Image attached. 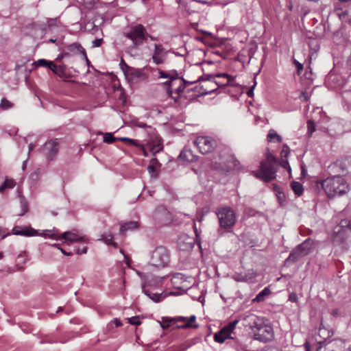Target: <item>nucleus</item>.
<instances>
[{
  "label": "nucleus",
  "mask_w": 351,
  "mask_h": 351,
  "mask_svg": "<svg viewBox=\"0 0 351 351\" xmlns=\"http://www.w3.org/2000/svg\"><path fill=\"white\" fill-rule=\"evenodd\" d=\"M318 189H323L328 198L341 196L349 191L346 180L340 176H333L315 182Z\"/></svg>",
  "instance_id": "obj_1"
},
{
  "label": "nucleus",
  "mask_w": 351,
  "mask_h": 351,
  "mask_svg": "<svg viewBox=\"0 0 351 351\" xmlns=\"http://www.w3.org/2000/svg\"><path fill=\"white\" fill-rule=\"evenodd\" d=\"M136 274L141 279L143 292L154 302H160L162 299V293H152L149 290L146 289V287H151L152 289L159 287L162 284L163 278L155 276L149 274H144L139 271H136Z\"/></svg>",
  "instance_id": "obj_2"
},
{
  "label": "nucleus",
  "mask_w": 351,
  "mask_h": 351,
  "mask_svg": "<svg viewBox=\"0 0 351 351\" xmlns=\"http://www.w3.org/2000/svg\"><path fill=\"white\" fill-rule=\"evenodd\" d=\"M276 158L271 154H267L266 158L261 162L258 171L254 172V176L265 182H269L276 178Z\"/></svg>",
  "instance_id": "obj_3"
},
{
  "label": "nucleus",
  "mask_w": 351,
  "mask_h": 351,
  "mask_svg": "<svg viewBox=\"0 0 351 351\" xmlns=\"http://www.w3.org/2000/svg\"><path fill=\"white\" fill-rule=\"evenodd\" d=\"M219 228L218 232L223 234V230L230 232L236 223V215L232 208L228 206L218 208L216 210Z\"/></svg>",
  "instance_id": "obj_4"
},
{
  "label": "nucleus",
  "mask_w": 351,
  "mask_h": 351,
  "mask_svg": "<svg viewBox=\"0 0 351 351\" xmlns=\"http://www.w3.org/2000/svg\"><path fill=\"white\" fill-rule=\"evenodd\" d=\"M170 261V252L164 246L156 247L150 254L149 263L158 268L166 267Z\"/></svg>",
  "instance_id": "obj_5"
},
{
  "label": "nucleus",
  "mask_w": 351,
  "mask_h": 351,
  "mask_svg": "<svg viewBox=\"0 0 351 351\" xmlns=\"http://www.w3.org/2000/svg\"><path fill=\"white\" fill-rule=\"evenodd\" d=\"M196 320L195 315H191L189 317H183V316H177L174 317H162V321L159 322L160 326L165 329L169 327L171 325L176 324L179 323L180 322H184V324L183 325H176L174 328H197L198 326L193 325L192 323L195 322Z\"/></svg>",
  "instance_id": "obj_6"
},
{
  "label": "nucleus",
  "mask_w": 351,
  "mask_h": 351,
  "mask_svg": "<svg viewBox=\"0 0 351 351\" xmlns=\"http://www.w3.org/2000/svg\"><path fill=\"white\" fill-rule=\"evenodd\" d=\"M313 243V239L310 238L306 239L290 252L285 262L287 263H293L307 256L311 252Z\"/></svg>",
  "instance_id": "obj_7"
},
{
  "label": "nucleus",
  "mask_w": 351,
  "mask_h": 351,
  "mask_svg": "<svg viewBox=\"0 0 351 351\" xmlns=\"http://www.w3.org/2000/svg\"><path fill=\"white\" fill-rule=\"evenodd\" d=\"M254 339L261 342L267 343L274 339V330L271 325L265 323L264 319L259 326L253 332Z\"/></svg>",
  "instance_id": "obj_8"
},
{
  "label": "nucleus",
  "mask_w": 351,
  "mask_h": 351,
  "mask_svg": "<svg viewBox=\"0 0 351 351\" xmlns=\"http://www.w3.org/2000/svg\"><path fill=\"white\" fill-rule=\"evenodd\" d=\"M194 143L202 154L211 152L217 147L216 141L209 136H198Z\"/></svg>",
  "instance_id": "obj_9"
},
{
  "label": "nucleus",
  "mask_w": 351,
  "mask_h": 351,
  "mask_svg": "<svg viewBox=\"0 0 351 351\" xmlns=\"http://www.w3.org/2000/svg\"><path fill=\"white\" fill-rule=\"evenodd\" d=\"M146 31L142 25H137L130 29L126 34V36L131 39L135 45H139L143 43L145 39Z\"/></svg>",
  "instance_id": "obj_10"
},
{
  "label": "nucleus",
  "mask_w": 351,
  "mask_h": 351,
  "mask_svg": "<svg viewBox=\"0 0 351 351\" xmlns=\"http://www.w3.org/2000/svg\"><path fill=\"white\" fill-rule=\"evenodd\" d=\"M241 319H242L243 322V326L251 329L252 332L261 324L262 319H263L252 313L241 315Z\"/></svg>",
  "instance_id": "obj_11"
},
{
  "label": "nucleus",
  "mask_w": 351,
  "mask_h": 351,
  "mask_svg": "<svg viewBox=\"0 0 351 351\" xmlns=\"http://www.w3.org/2000/svg\"><path fill=\"white\" fill-rule=\"evenodd\" d=\"M167 51L161 44H155L152 59L156 65L162 64L166 62Z\"/></svg>",
  "instance_id": "obj_12"
},
{
  "label": "nucleus",
  "mask_w": 351,
  "mask_h": 351,
  "mask_svg": "<svg viewBox=\"0 0 351 351\" xmlns=\"http://www.w3.org/2000/svg\"><path fill=\"white\" fill-rule=\"evenodd\" d=\"M60 239H64L70 242H83L88 243V239L86 236L80 234L77 230L66 231L60 236Z\"/></svg>",
  "instance_id": "obj_13"
},
{
  "label": "nucleus",
  "mask_w": 351,
  "mask_h": 351,
  "mask_svg": "<svg viewBox=\"0 0 351 351\" xmlns=\"http://www.w3.org/2000/svg\"><path fill=\"white\" fill-rule=\"evenodd\" d=\"M59 149V143L57 138L52 139L46 142L43 146V150L49 160H52L58 154Z\"/></svg>",
  "instance_id": "obj_14"
},
{
  "label": "nucleus",
  "mask_w": 351,
  "mask_h": 351,
  "mask_svg": "<svg viewBox=\"0 0 351 351\" xmlns=\"http://www.w3.org/2000/svg\"><path fill=\"white\" fill-rule=\"evenodd\" d=\"M125 77L129 82H136L140 79H146L147 75L143 72L141 69H135L130 67V69L126 71L124 73Z\"/></svg>",
  "instance_id": "obj_15"
},
{
  "label": "nucleus",
  "mask_w": 351,
  "mask_h": 351,
  "mask_svg": "<svg viewBox=\"0 0 351 351\" xmlns=\"http://www.w3.org/2000/svg\"><path fill=\"white\" fill-rule=\"evenodd\" d=\"M12 234L25 237H34L38 234V231L31 227L15 226L12 230Z\"/></svg>",
  "instance_id": "obj_16"
},
{
  "label": "nucleus",
  "mask_w": 351,
  "mask_h": 351,
  "mask_svg": "<svg viewBox=\"0 0 351 351\" xmlns=\"http://www.w3.org/2000/svg\"><path fill=\"white\" fill-rule=\"evenodd\" d=\"M153 217L159 223H164L169 219V212L164 206H159L156 208Z\"/></svg>",
  "instance_id": "obj_17"
},
{
  "label": "nucleus",
  "mask_w": 351,
  "mask_h": 351,
  "mask_svg": "<svg viewBox=\"0 0 351 351\" xmlns=\"http://www.w3.org/2000/svg\"><path fill=\"white\" fill-rule=\"evenodd\" d=\"M350 231V223L348 220H342L340 224L335 227V233L342 237L346 236Z\"/></svg>",
  "instance_id": "obj_18"
},
{
  "label": "nucleus",
  "mask_w": 351,
  "mask_h": 351,
  "mask_svg": "<svg viewBox=\"0 0 351 351\" xmlns=\"http://www.w3.org/2000/svg\"><path fill=\"white\" fill-rule=\"evenodd\" d=\"M318 335L322 339H317L318 343L319 344V346L317 348V351H319L322 348V346L326 343V339L329 337L331 335L329 330H328L326 328L321 325L319 328Z\"/></svg>",
  "instance_id": "obj_19"
},
{
  "label": "nucleus",
  "mask_w": 351,
  "mask_h": 351,
  "mask_svg": "<svg viewBox=\"0 0 351 351\" xmlns=\"http://www.w3.org/2000/svg\"><path fill=\"white\" fill-rule=\"evenodd\" d=\"M217 78H225V82H220L219 81L215 80L214 82L217 87H225L229 85L230 82L234 80V77L226 73H218L215 75Z\"/></svg>",
  "instance_id": "obj_20"
},
{
  "label": "nucleus",
  "mask_w": 351,
  "mask_h": 351,
  "mask_svg": "<svg viewBox=\"0 0 351 351\" xmlns=\"http://www.w3.org/2000/svg\"><path fill=\"white\" fill-rule=\"evenodd\" d=\"M229 338H231L230 335L223 328L214 335V340L220 343H223Z\"/></svg>",
  "instance_id": "obj_21"
},
{
  "label": "nucleus",
  "mask_w": 351,
  "mask_h": 351,
  "mask_svg": "<svg viewBox=\"0 0 351 351\" xmlns=\"http://www.w3.org/2000/svg\"><path fill=\"white\" fill-rule=\"evenodd\" d=\"M175 85L169 79L165 82L157 84L158 88H164L165 93L168 97H173V90L172 87Z\"/></svg>",
  "instance_id": "obj_22"
},
{
  "label": "nucleus",
  "mask_w": 351,
  "mask_h": 351,
  "mask_svg": "<svg viewBox=\"0 0 351 351\" xmlns=\"http://www.w3.org/2000/svg\"><path fill=\"white\" fill-rule=\"evenodd\" d=\"M271 290L269 287H265L261 291H260L256 297L253 299V302H263L266 296L271 294Z\"/></svg>",
  "instance_id": "obj_23"
},
{
  "label": "nucleus",
  "mask_w": 351,
  "mask_h": 351,
  "mask_svg": "<svg viewBox=\"0 0 351 351\" xmlns=\"http://www.w3.org/2000/svg\"><path fill=\"white\" fill-rule=\"evenodd\" d=\"M59 234V230L56 228H53V230H45L42 235L45 238H51L56 240L60 239Z\"/></svg>",
  "instance_id": "obj_24"
},
{
  "label": "nucleus",
  "mask_w": 351,
  "mask_h": 351,
  "mask_svg": "<svg viewBox=\"0 0 351 351\" xmlns=\"http://www.w3.org/2000/svg\"><path fill=\"white\" fill-rule=\"evenodd\" d=\"M179 158L187 162H193L195 159V156L192 154L191 151L189 149H184L180 154Z\"/></svg>",
  "instance_id": "obj_25"
},
{
  "label": "nucleus",
  "mask_w": 351,
  "mask_h": 351,
  "mask_svg": "<svg viewBox=\"0 0 351 351\" xmlns=\"http://www.w3.org/2000/svg\"><path fill=\"white\" fill-rule=\"evenodd\" d=\"M68 49L71 52L76 53H81L82 56H85V49L82 47V46L80 44L77 43H74L69 45L68 46Z\"/></svg>",
  "instance_id": "obj_26"
},
{
  "label": "nucleus",
  "mask_w": 351,
  "mask_h": 351,
  "mask_svg": "<svg viewBox=\"0 0 351 351\" xmlns=\"http://www.w3.org/2000/svg\"><path fill=\"white\" fill-rule=\"evenodd\" d=\"M182 82L178 86V87L176 89V90L173 91V97H169L170 98L173 99L174 101H178V99L180 98V94L181 93H183V91L185 89L184 84L186 83V81L183 78H182Z\"/></svg>",
  "instance_id": "obj_27"
},
{
  "label": "nucleus",
  "mask_w": 351,
  "mask_h": 351,
  "mask_svg": "<svg viewBox=\"0 0 351 351\" xmlns=\"http://www.w3.org/2000/svg\"><path fill=\"white\" fill-rule=\"evenodd\" d=\"M139 226L138 223L137 221H129L121 226L120 231L124 232L127 230H133L138 228Z\"/></svg>",
  "instance_id": "obj_28"
},
{
  "label": "nucleus",
  "mask_w": 351,
  "mask_h": 351,
  "mask_svg": "<svg viewBox=\"0 0 351 351\" xmlns=\"http://www.w3.org/2000/svg\"><path fill=\"white\" fill-rule=\"evenodd\" d=\"M113 235L111 233L109 234H102L98 241H101L104 242L107 245H112L114 247H117V243L113 242Z\"/></svg>",
  "instance_id": "obj_29"
},
{
  "label": "nucleus",
  "mask_w": 351,
  "mask_h": 351,
  "mask_svg": "<svg viewBox=\"0 0 351 351\" xmlns=\"http://www.w3.org/2000/svg\"><path fill=\"white\" fill-rule=\"evenodd\" d=\"M291 189L293 191L294 193L297 196H300L303 193L304 188H303L302 184L300 182L293 181L291 182Z\"/></svg>",
  "instance_id": "obj_30"
},
{
  "label": "nucleus",
  "mask_w": 351,
  "mask_h": 351,
  "mask_svg": "<svg viewBox=\"0 0 351 351\" xmlns=\"http://www.w3.org/2000/svg\"><path fill=\"white\" fill-rule=\"evenodd\" d=\"M340 167L343 171H346V174L351 175V158H346L341 162Z\"/></svg>",
  "instance_id": "obj_31"
},
{
  "label": "nucleus",
  "mask_w": 351,
  "mask_h": 351,
  "mask_svg": "<svg viewBox=\"0 0 351 351\" xmlns=\"http://www.w3.org/2000/svg\"><path fill=\"white\" fill-rule=\"evenodd\" d=\"M16 183L14 180L6 178L3 184L0 186V193H3L5 190L12 189Z\"/></svg>",
  "instance_id": "obj_32"
},
{
  "label": "nucleus",
  "mask_w": 351,
  "mask_h": 351,
  "mask_svg": "<svg viewBox=\"0 0 351 351\" xmlns=\"http://www.w3.org/2000/svg\"><path fill=\"white\" fill-rule=\"evenodd\" d=\"M162 144L161 143H158L154 145L149 144L147 145V149L150 150V152L153 154H156L160 152L162 149Z\"/></svg>",
  "instance_id": "obj_33"
},
{
  "label": "nucleus",
  "mask_w": 351,
  "mask_h": 351,
  "mask_svg": "<svg viewBox=\"0 0 351 351\" xmlns=\"http://www.w3.org/2000/svg\"><path fill=\"white\" fill-rule=\"evenodd\" d=\"M267 140L269 141H273L276 140V142L280 143L282 141V137L278 135L274 130H269L267 135Z\"/></svg>",
  "instance_id": "obj_34"
},
{
  "label": "nucleus",
  "mask_w": 351,
  "mask_h": 351,
  "mask_svg": "<svg viewBox=\"0 0 351 351\" xmlns=\"http://www.w3.org/2000/svg\"><path fill=\"white\" fill-rule=\"evenodd\" d=\"M103 135H104L103 141L106 143H108V144L112 143L115 142L117 140H119L118 138L113 136L111 133L106 132V133H104Z\"/></svg>",
  "instance_id": "obj_35"
},
{
  "label": "nucleus",
  "mask_w": 351,
  "mask_h": 351,
  "mask_svg": "<svg viewBox=\"0 0 351 351\" xmlns=\"http://www.w3.org/2000/svg\"><path fill=\"white\" fill-rule=\"evenodd\" d=\"M36 66L48 68L51 64V61L45 59H39L35 62Z\"/></svg>",
  "instance_id": "obj_36"
},
{
  "label": "nucleus",
  "mask_w": 351,
  "mask_h": 351,
  "mask_svg": "<svg viewBox=\"0 0 351 351\" xmlns=\"http://www.w3.org/2000/svg\"><path fill=\"white\" fill-rule=\"evenodd\" d=\"M21 212L19 214V215L23 216L28 211L27 202L23 199H21Z\"/></svg>",
  "instance_id": "obj_37"
},
{
  "label": "nucleus",
  "mask_w": 351,
  "mask_h": 351,
  "mask_svg": "<svg viewBox=\"0 0 351 351\" xmlns=\"http://www.w3.org/2000/svg\"><path fill=\"white\" fill-rule=\"evenodd\" d=\"M244 276L246 278V282H247L255 278L256 277V273L254 269H249L244 274Z\"/></svg>",
  "instance_id": "obj_38"
},
{
  "label": "nucleus",
  "mask_w": 351,
  "mask_h": 351,
  "mask_svg": "<svg viewBox=\"0 0 351 351\" xmlns=\"http://www.w3.org/2000/svg\"><path fill=\"white\" fill-rule=\"evenodd\" d=\"M47 25L49 28H51L53 27H58L60 24V21H58V18L54 19H47Z\"/></svg>",
  "instance_id": "obj_39"
},
{
  "label": "nucleus",
  "mask_w": 351,
  "mask_h": 351,
  "mask_svg": "<svg viewBox=\"0 0 351 351\" xmlns=\"http://www.w3.org/2000/svg\"><path fill=\"white\" fill-rule=\"evenodd\" d=\"M307 128H308V132L309 134V136H311L312 134L315 131V123L312 120H308L307 121Z\"/></svg>",
  "instance_id": "obj_40"
},
{
  "label": "nucleus",
  "mask_w": 351,
  "mask_h": 351,
  "mask_svg": "<svg viewBox=\"0 0 351 351\" xmlns=\"http://www.w3.org/2000/svg\"><path fill=\"white\" fill-rule=\"evenodd\" d=\"M156 71L158 72V75H156V79H169V73L167 71H165L162 70H160L159 69H156Z\"/></svg>",
  "instance_id": "obj_41"
},
{
  "label": "nucleus",
  "mask_w": 351,
  "mask_h": 351,
  "mask_svg": "<svg viewBox=\"0 0 351 351\" xmlns=\"http://www.w3.org/2000/svg\"><path fill=\"white\" fill-rule=\"evenodd\" d=\"M3 110H8L12 106V104L5 98H3L0 105Z\"/></svg>",
  "instance_id": "obj_42"
},
{
  "label": "nucleus",
  "mask_w": 351,
  "mask_h": 351,
  "mask_svg": "<svg viewBox=\"0 0 351 351\" xmlns=\"http://www.w3.org/2000/svg\"><path fill=\"white\" fill-rule=\"evenodd\" d=\"M168 73H169V79L173 83L175 84V81L179 78L178 72L176 70H171V71H168Z\"/></svg>",
  "instance_id": "obj_43"
},
{
  "label": "nucleus",
  "mask_w": 351,
  "mask_h": 351,
  "mask_svg": "<svg viewBox=\"0 0 351 351\" xmlns=\"http://www.w3.org/2000/svg\"><path fill=\"white\" fill-rule=\"evenodd\" d=\"M147 171L152 178H156L158 177L157 171L153 165H149L147 167Z\"/></svg>",
  "instance_id": "obj_44"
},
{
  "label": "nucleus",
  "mask_w": 351,
  "mask_h": 351,
  "mask_svg": "<svg viewBox=\"0 0 351 351\" xmlns=\"http://www.w3.org/2000/svg\"><path fill=\"white\" fill-rule=\"evenodd\" d=\"M118 139L121 141L128 142L130 144L133 145L134 146L139 145V143L136 140H134V139H132V138H130L128 137H122V138H119Z\"/></svg>",
  "instance_id": "obj_45"
},
{
  "label": "nucleus",
  "mask_w": 351,
  "mask_h": 351,
  "mask_svg": "<svg viewBox=\"0 0 351 351\" xmlns=\"http://www.w3.org/2000/svg\"><path fill=\"white\" fill-rule=\"evenodd\" d=\"M233 279L237 282H246V278L243 274L236 273L233 276Z\"/></svg>",
  "instance_id": "obj_46"
},
{
  "label": "nucleus",
  "mask_w": 351,
  "mask_h": 351,
  "mask_svg": "<svg viewBox=\"0 0 351 351\" xmlns=\"http://www.w3.org/2000/svg\"><path fill=\"white\" fill-rule=\"evenodd\" d=\"M128 323L132 325L138 326L141 324V322L139 320L138 317H132L130 318H127Z\"/></svg>",
  "instance_id": "obj_47"
},
{
  "label": "nucleus",
  "mask_w": 351,
  "mask_h": 351,
  "mask_svg": "<svg viewBox=\"0 0 351 351\" xmlns=\"http://www.w3.org/2000/svg\"><path fill=\"white\" fill-rule=\"evenodd\" d=\"M17 258L19 260L21 263H22V264L26 263V262L27 261V255H26V252L23 251V252H21L18 255V258Z\"/></svg>",
  "instance_id": "obj_48"
},
{
  "label": "nucleus",
  "mask_w": 351,
  "mask_h": 351,
  "mask_svg": "<svg viewBox=\"0 0 351 351\" xmlns=\"http://www.w3.org/2000/svg\"><path fill=\"white\" fill-rule=\"evenodd\" d=\"M119 66H120L121 71L123 72V73H125L126 72V71L130 69V68L131 67V66H128L123 59L121 60Z\"/></svg>",
  "instance_id": "obj_49"
},
{
  "label": "nucleus",
  "mask_w": 351,
  "mask_h": 351,
  "mask_svg": "<svg viewBox=\"0 0 351 351\" xmlns=\"http://www.w3.org/2000/svg\"><path fill=\"white\" fill-rule=\"evenodd\" d=\"M235 326H234L231 322H230L228 325L223 327L224 330H226L230 335L232 332V331L235 328Z\"/></svg>",
  "instance_id": "obj_50"
},
{
  "label": "nucleus",
  "mask_w": 351,
  "mask_h": 351,
  "mask_svg": "<svg viewBox=\"0 0 351 351\" xmlns=\"http://www.w3.org/2000/svg\"><path fill=\"white\" fill-rule=\"evenodd\" d=\"M235 326H234L231 322H230L228 325L223 327L224 330H226L230 335L232 332V331L235 328Z\"/></svg>",
  "instance_id": "obj_51"
},
{
  "label": "nucleus",
  "mask_w": 351,
  "mask_h": 351,
  "mask_svg": "<svg viewBox=\"0 0 351 351\" xmlns=\"http://www.w3.org/2000/svg\"><path fill=\"white\" fill-rule=\"evenodd\" d=\"M293 63L297 67V73L298 75L301 74L302 70H303V65L299 62L298 60H293Z\"/></svg>",
  "instance_id": "obj_52"
},
{
  "label": "nucleus",
  "mask_w": 351,
  "mask_h": 351,
  "mask_svg": "<svg viewBox=\"0 0 351 351\" xmlns=\"http://www.w3.org/2000/svg\"><path fill=\"white\" fill-rule=\"evenodd\" d=\"M103 38H97L94 40L92 42V47H99L103 44Z\"/></svg>",
  "instance_id": "obj_53"
},
{
  "label": "nucleus",
  "mask_w": 351,
  "mask_h": 351,
  "mask_svg": "<svg viewBox=\"0 0 351 351\" xmlns=\"http://www.w3.org/2000/svg\"><path fill=\"white\" fill-rule=\"evenodd\" d=\"M289 153V148L287 145H284L283 149L281 152V156L282 158H287Z\"/></svg>",
  "instance_id": "obj_54"
},
{
  "label": "nucleus",
  "mask_w": 351,
  "mask_h": 351,
  "mask_svg": "<svg viewBox=\"0 0 351 351\" xmlns=\"http://www.w3.org/2000/svg\"><path fill=\"white\" fill-rule=\"evenodd\" d=\"M300 99L303 101H307L309 99V95L306 91H302L300 95Z\"/></svg>",
  "instance_id": "obj_55"
},
{
  "label": "nucleus",
  "mask_w": 351,
  "mask_h": 351,
  "mask_svg": "<svg viewBox=\"0 0 351 351\" xmlns=\"http://www.w3.org/2000/svg\"><path fill=\"white\" fill-rule=\"evenodd\" d=\"M50 69L53 73L56 75H59L58 71V66H56L53 62L51 61V64L48 67Z\"/></svg>",
  "instance_id": "obj_56"
},
{
  "label": "nucleus",
  "mask_w": 351,
  "mask_h": 351,
  "mask_svg": "<svg viewBox=\"0 0 351 351\" xmlns=\"http://www.w3.org/2000/svg\"><path fill=\"white\" fill-rule=\"evenodd\" d=\"M298 299V295L295 293H291L289 295V300L293 302H296Z\"/></svg>",
  "instance_id": "obj_57"
},
{
  "label": "nucleus",
  "mask_w": 351,
  "mask_h": 351,
  "mask_svg": "<svg viewBox=\"0 0 351 351\" xmlns=\"http://www.w3.org/2000/svg\"><path fill=\"white\" fill-rule=\"evenodd\" d=\"M53 246L56 247H57L58 250H60L61 251V252H62V254H64V255H66V256H71V255L72 254V253H71V252H66L64 249H62V248H61V247H58V244L55 243V244H53Z\"/></svg>",
  "instance_id": "obj_58"
},
{
  "label": "nucleus",
  "mask_w": 351,
  "mask_h": 351,
  "mask_svg": "<svg viewBox=\"0 0 351 351\" xmlns=\"http://www.w3.org/2000/svg\"><path fill=\"white\" fill-rule=\"evenodd\" d=\"M66 66L65 65H60L58 66V71L59 73V76H61L62 74H63L65 71Z\"/></svg>",
  "instance_id": "obj_59"
},
{
  "label": "nucleus",
  "mask_w": 351,
  "mask_h": 351,
  "mask_svg": "<svg viewBox=\"0 0 351 351\" xmlns=\"http://www.w3.org/2000/svg\"><path fill=\"white\" fill-rule=\"evenodd\" d=\"M87 252V247H84L82 249L77 248L76 253L77 254H84Z\"/></svg>",
  "instance_id": "obj_60"
},
{
  "label": "nucleus",
  "mask_w": 351,
  "mask_h": 351,
  "mask_svg": "<svg viewBox=\"0 0 351 351\" xmlns=\"http://www.w3.org/2000/svg\"><path fill=\"white\" fill-rule=\"evenodd\" d=\"M113 322L114 323L116 327H119V326H122V323L119 319L114 318L113 319Z\"/></svg>",
  "instance_id": "obj_61"
},
{
  "label": "nucleus",
  "mask_w": 351,
  "mask_h": 351,
  "mask_svg": "<svg viewBox=\"0 0 351 351\" xmlns=\"http://www.w3.org/2000/svg\"><path fill=\"white\" fill-rule=\"evenodd\" d=\"M254 86H255V85L252 86L251 87V88H250V89L247 92V96H248L249 97H253V95H254V91H253V90H254Z\"/></svg>",
  "instance_id": "obj_62"
},
{
  "label": "nucleus",
  "mask_w": 351,
  "mask_h": 351,
  "mask_svg": "<svg viewBox=\"0 0 351 351\" xmlns=\"http://www.w3.org/2000/svg\"><path fill=\"white\" fill-rule=\"evenodd\" d=\"M312 75V72L311 71V68L308 67V69H306V71L305 72V76H306V77L310 79V75Z\"/></svg>",
  "instance_id": "obj_63"
},
{
  "label": "nucleus",
  "mask_w": 351,
  "mask_h": 351,
  "mask_svg": "<svg viewBox=\"0 0 351 351\" xmlns=\"http://www.w3.org/2000/svg\"><path fill=\"white\" fill-rule=\"evenodd\" d=\"M273 187H274V189L278 193H280V194H282V192L280 191V188L277 185V184H273Z\"/></svg>",
  "instance_id": "obj_64"
}]
</instances>
